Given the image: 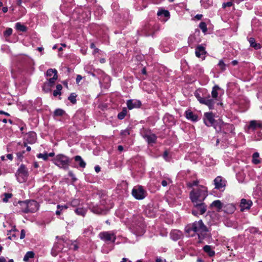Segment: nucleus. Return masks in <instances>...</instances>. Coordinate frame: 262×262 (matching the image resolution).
<instances>
[{"label": "nucleus", "instance_id": "28", "mask_svg": "<svg viewBox=\"0 0 262 262\" xmlns=\"http://www.w3.org/2000/svg\"><path fill=\"white\" fill-rule=\"evenodd\" d=\"M75 162H77L80 167L84 168L85 167L86 163L80 156H76L74 158Z\"/></svg>", "mask_w": 262, "mask_h": 262}, {"label": "nucleus", "instance_id": "60", "mask_svg": "<svg viewBox=\"0 0 262 262\" xmlns=\"http://www.w3.org/2000/svg\"><path fill=\"white\" fill-rule=\"evenodd\" d=\"M97 10H98V14L99 15H102L103 13V9L101 7H98L97 8Z\"/></svg>", "mask_w": 262, "mask_h": 262}, {"label": "nucleus", "instance_id": "51", "mask_svg": "<svg viewBox=\"0 0 262 262\" xmlns=\"http://www.w3.org/2000/svg\"><path fill=\"white\" fill-rule=\"evenodd\" d=\"M195 40V38L194 35H190L188 39V42L189 46L192 45Z\"/></svg>", "mask_w": 262, "mask_h": 262}, {"label": "nucleus", "instance_id": "30", "mask_svg": "<svg viewBox=\"0 0 262 262\" xmlns=\"http://www.w3.org/2000/svg\"><path fill=\"white\" fill-rule=\"evenodd\" d=\"M219 90H221V88L218 85H215L213 87L211 91L212 98L216 101L217 100V98L218 96V91Z\"/></svg>", "mask_w": 262, "mask_h": 262}, {"label": "nucleus", "instance_id": "61", "mask_svg": "<svg viewBox=\"0 0 262 262\" xmlns=\"http://www.w3.org/2000/svg\"><path fill=\"white\" fill-rule=\"evenodd\" d=\"M82 79V76L80 75H77L76 79V81L77 83H79L81 80Z\"/></svg>", "mask_w": 262, "mask_h": 262}, {"label": "nucleus", "instance_id": "18", "mask_svg": "<svg viewBox=\"0 0 262 262\" xmlns=\"http://www.w3.org/2000/svg\"><path fill=\"white\" fill-rule=\"evenodd\" d=\"M170 235L173 241H177L181 239L183 234L182 232L179 230H173L171 231Z\"/></svg>", "mask_w": 262, "mask_h": 262}, {"label": "nucleus", "instance_id": "6", "mask_svg": "<svg viewBox=\"0 0 262 262\" xmlns=\"http://www.w3.org/2000/svg\"><path fill=\"white\" fill-rule=\"evenodd\" d=\"M116 232L113 231H102L99 233L98 237L105 243H114L116 239Z\"/></svg>", "mask_w": 262, "mask_h": 262}, {"label": "nucleus", "instance_id": "19", "mask_svg": "<svg viewBox=\"0 0 262 262\" xmlns=\"http://www.w3.org/2000/svg\"><path fill=\"white\" fill-rule=\"evenodd\" d=\"M185 115L186 118L191 121L196 122L198 120V116L190 110L186 111Z\"/></svg>", "mask_w": 262, "mask_h": 262}, {"label": "nucleus", "instance_id": "62", "mask_svg": "<svg viewBox=\"0 0 262 262\" xmlns=\"http://www.w3.org/2000/svg\"><path fill=\"white\" fill-rule=\"evenodd\" d=\"M39 165L37 162L34 161L33 163V167L34 168H37Z\"/></svg>", "mask_w": 262, "mask_h": 262}, {"label": "nucleus", "instance_id": "5", "mask_svg": "<svg viewBox=\"0 0 262 262\" xmlns=\"http://www.w3.org/2000/svg\"><path fill=\"white\" fill-rule=\"evenodd\" d=\"M17 181L20 183H24L27 181L29 176L28 168L24 164H21L15 173Z\"/></svg>", "mask_w": 262, "mask_h": 262}, {"label": "nucleus", "instance_id": "38", "mask_svg": "<svg viewBox=\"0 0 262 262\" xmlns=\"http://www.w3.org/2000/svg\"><path fill=\"white\" fill-rule=\"evenodd\" d=\"M62 89V86L61 84H57L56 85V89L55 90H54L53 92L54 96L56 97L58 95H61V91Z\"/></svg>", "mask_w": 262, "mask_h": 262}, {"label": "nucleus", "instance_id": "9", "mask_svg": "<svg viewBox=\"0 0 262 262\" xmlns=\"http://www.w3.org/2000/svg\"><path fill=\"white\" fill-rule=\"evenodd\" d=\"M64 244H68V243H67V241H64L63 239H60L55 243L52 249V255L55 256L57 255L58 253L63 251L64 247Z\"/></svg>", "mask_w": 262, "mask_h": 262}, {"label": "nucleus", "instance_id": "47", "mask_svg": "<svg viewBox=\"0 0 262 262\" xmlns=\"http://www.w3.org/2000/svg\"><path fill=\"white\" fill-rule=\"evenodd\" d=\"M76 95L75 93H72L68 97L69 100H70L72 103L74 104L76 102Z\"/></svg>", "mask_w": 262, "mask_h": 262}, {"label": "nucleus", "instance_id": "43", "mask_svg": "<svg viewBox=\"0 0 262 262\" xmlns=\"http://www.w3.org/2000/svg\"><path fill=\"white\" fill-rule=\"evenodd\" d=\"M245 175L243 172L236 174V178L239 182H243L245 179Z\"/></svg>", "mask_w": 262, "mask_h": 262}, {"label": "nucleus", "instance_id": "59", "mask_svg": "<svg viewBox=\"0 0 262 262\" xmlns=\"http://www.w3.org/2000/svg\"><path fill=\"white\" fill-rule=\"evenodd\" d=\"M25 230L23 229L21 230L20 238L23 239L25 238Z\"/></svg>", "mask_w": 262, "mask_h": 262}, {"label": "nucleus", "instance_id": "14", "mask_svg": "<svg viewBox=\"0 0 262 262\" xmlns=\"http://www.w3.org/2000/svg\"><path fill=\"white\" fill-rule=\"evenodd\" d=\"M91 211L97 214H105L107 212V209L104 206H99L98 205L91 207Z\"/></svg>", "mask_w": 262, "mask_h": 262}, {"label": "nucleus", "instance_id": "52", "mask_svg": "<svg viewBox=\"0 0 262 262\" xmlns=\"http://www.w3.org/2000/svg\"><path fill=\"white\" fill-rule=\"evenodd\" d=\"M194 95H195V97L197 98L198 100L200 102V103L202 104L205 97H201L200 94L198 93H195Z\"/></svg>", "mask_w": 262, "mask_h": 262}, {"label": "nucleus", "instance_id": "36", "mask_svg": "<svg viewBox=\"0 0 262 262\" xmlns=\"http://www.w3.org/2000/svg\"><path fill=\"white\" fill-rule=\"evenodd\" d=\"M15 28L21 32H26L27 31V27L20 23H17L15 24Z\"/></svg>", "mask_w": 262, "mask_h": 262}, {"label": "nucleus", "instance_id": "37", "mask_svg": "<svg viewBox=\"0 0 262 262\" xmlns=\"http://www.w3.org/2000/svg\"><path fill=\"white\" fill-rule=\"evenodd\" d=\"M82 204L81 203L79 199H73L71 202V205L75 208L79 206H81Z\"/></svg>", "mask_w": 262, "mask_h": 262}, {"label": "nucleus", "instance_id": "42", "mask_svg": "<svg viewBox=\"0 0 262 262\" xmlns=\"http://www.w3.org/2000/svg\"><path fill=\"white\" fill-rule=\"evenodd\" d=\"M172 183L171 180L169 178H165L161 181V185L163 187L167 186L168 184H170Z\"/></svg>", "mask_w": 262, "mask_h": 262}, {"label": "nucleus", "instance_id": "21", "mask_svg": "<svg viewBox=\"0 0 262 262\" xmlns=\"http://www.w3.org/2000/svg\"><path fill=\"white\" fill-rule=\"evenodd\" d=\"M126 104L129 110L140 107L141 105V102L137 100H129L127 101Z\"/></svg>", "mask_w": 262, "mask_h": 262}, {"label": "nucleus", "instance_id": "41", "mask_svg": "<svg viewBox=\"0 0 262 262\" xmlns=\"http://www.w3.org/2000/svg\"><path fill=\"white\" fill-rule=\"evenodd\" d=\"M64 114V111L60 108H58L55 110L54 112V117L62 116Z\"/></svg>", "mask_w": 262, "mask_h": 262}, {"label": "nucleus", "instance_id": "27", "mask_svg": "<svg viewBox=\"0 0 262 262\" xmlns=\"http://www.w3.org/2000/svg\"><path fill=\"white\" fill-rule=\"evenodd\" d=\"M18 204L19 206L20 211L23 213H28L27 200L24 201H19Z\"/></svg>", "mask_w": 262, "mask_h": 262}, {"label": "nucleus", "instance_id": "44", "mask_svg": "<svg viewBox=\"0 0 262 262\" xmlns=\"http://www.w3.org/2000/svg\"><path fill=\"white\" fill-rule=\"evenodd\" d=\"M199 27L202 30L203 33H205L207 32V25L205 22H201L199 24Z\"/></svg>", "mask_w": 262, "mask_h": 262}, {"label": "nucleus", "instance_id": "50", "mask_svg": "<svg viewBox=\"0 0 262 262\" xmlns=\"http://www.w3.org/2000/svg\"><path fill=\"white\" fill-rule=\"evenodd\" d=\"M37 158H41L43 159L44 160H47L48 159L47 153H43V154H39L37 156Z\"/></svg>", "mask_w": 262, "mask_h": 262}, {"label": "nucleus", "instance_id": "34", "mask_svg": "<svg viewBox=\"0 0 262 262\" xmlns=\"http://www.w3.org/2000/svg\"><path fill=\"white\" fill-rule=\"evenodd\" d=\"M68 208L67 205H60L57 206V210L56 211V214L57 215H60L62 213L63 210H66Z\"/></svg>", "mask_w": 262, "mask_h": 262}, {"label": "nucleus", "instance_id": "16", "mask_svg": "<svg viewBox=\"0 0 262 262\" xmlns=\"http://www.w3.org/2000/svg\"><path fill=\"white\" fill-rule=\"evenodd\" d=\"M195 55L196 57L201 58L202 60L205 59V55L206 54L205 48L202 45H199L195 48Z\"/></svg>", "mask_w": 262, "mask_h": 262}, {"label": "nucleus", "instance_id": "12", "mask_svg": "<svg viewBox=\"0 0 262 262\" xmlns=\"http://www.w3.org/2000/svg\"><path fill=\"white\" fill-rule=\"evenodd\" d=\"M215 120L212 113H206L204 114V122L207 126L214 125Z\"/></svg>", "mask_w": 262, "mask_h": 262}, {"label": "nucleus", "instance_id": "58", "mask_svg": "<svg viewBox=\"0 0 262 262\" xmlns=\"http://www.w3.org/2000/svg\"><path fill=\"white\" fill-rule=\"evenodd\" d=\"M168 153L167 151H165L163 153V157L166 161H169V159H168Z\"/></svg>", "mask_w": 262, "mask_h": 262}, {"label": "nucleus", "instance_id": "32", "mask_svg": "<svg viewBox=\"0 0 262 262\" xmlns=\"http://www.w3.org/2000/svg\"><path fill=\"white\" fill-rule=\"evenodd\" d=\"M36 138V134L34 132L29 133L27 135V140L31 143L35 142Z\"/></svg>", "mask_w": 262, "mask_h": 262}, {"label": "nucleus", "instance_id": "7", "mask_svg": "<svg viewBox=\"0 0 262 262\" xmlns=\"http://www.w3.org/2000/svg\"><path fill=\"white\" fill-rule=\"evenodd\" d=\"M132 193L137 200H142L145 198L146 195V191L141 186H135L132 190Z\"/></svg>", "mask_w": 262, "mask_h": 262}, {"label": "nucleus", "instance_id": "53", "mask_svg": "<svg viewBox=\"0 0 262 262\" xmlns=\"http://www.w3.org/2000/svg\"><path fill=\"white\" fill-rule=\"evenodd\" d=\"M233 5V3L232 2H228L227 3H224L223 4V8L229 7Z\"/></svg>", "mask_w": 262, "mask_h": 262}, {"label": "nucleus", "instance_id": "46", "mask_svg": "<svg viewBox=\"0 0 262 262\" xmlns=\"http://www.w3.org/2000/svg\"><path fill=\"white\" fill-rule=\"evenodd\" d=\"M13 30L11 28H8L6 29V30L4 32V36L5 37L7 38L10 36L12 34Z\"/></svg>", "mask_w": 262, "mask_h": 262}, {"label": "nucleus", "instance_id": "33", "mask_svg": "<svg viewBox=\"0 0 262 262\" xmlns=\"http://www.w3.org/2000/svg\"><path fill=\"white\" fill-rule=\"evenodd\" d=\"M259 154L257 152H254L252 155V163L254 164H258L260 163L261 161L259 159Z\"/></svg>", "mask_w": 262, "mask_h": 262}, {"label": "nucleus", "instance_id": "17", "mask_svg": "<svg viewBox=\"0 0 262 262\" xmlns=\"http://www.w3.org/2000/svg\"><path fill=\"white\" fill-rule=\"evenodd\" d=\"M252 204V202L251 201L242 199L240 203L241 210L242 211H244L245 210H248L250 209Z\"/></svg>", "mask_w": 262, "mask_h": 262}, {"label": "nucleus", "instance_id": "24", "mask_svg": "<svg viewBox=\"0 0 262 262\" xmlns=\"http://www.w3.org/2000/svg\"><path fill=\"white\" fill-rule=\"evenodd\" d=\"M157 15L160 18H162L163 17L166 18L164 21H166L170 17V13L168 11L166 10H159L157 12Z\"/></svg>", "mask_w": 262, "mask_h": 262}, {"label": "nucleus", "instance_id": "48", "mask_svg": "<svg viewBox=\"0 0 262 262\" xmlns=\"http://www.w3.org/2000/svg\"><path fill=\"white\" fill-rule=\"evenodd\" d=\"M218 66H220L222 71H224L226 69V65L224 62L223 60H220L218 63Z\"/></svg>", "mask_w": 262, "mask_h": 262}, {"label": "nucleus", "instance_id": "55", "mask_svg": "<svg viewBox=\"0 0 262 262\" xmlns=\"http://www.w3.org/2000/svg\"><path fill=\"white\" fill-rule=\"evenodd\" d=\"M129 131L128 129L122 130L121 132V135L123 136H126L127 135H129Z\"/></svg>", "mask_w": 262, "mask_h": 262}, {"label": "nucleus", "instance_id": "64", "mask_svg": "<svg viewBox=\"0 0 262 262\" xmlns=\"http://www.w3.org/2000/svg\"><path fill=\"white\" fill-rule=\"evenodd\" d=\"M95 170L97 173H98L100 171V167L99 166H96L95 167Z\"/></svg>", "mask_w": 262, "mask_h": 262}, {"label": "nucleus", "instance_id": "56", "mask_svg": "<svg viewBox=\"0 0 262 262\" xmlns=\"http://www.w3.org/2000/svg\"><path fill=\"white\" fill-rule=\"evenodd\" d=\"M49 85L46 83L44 84V85H43L42 86V90L46 92V93H48V92H49L50 91V89L47 88H46V87H48Z\"/></svg>", "mask_w": 262, "mask_h": 262}, {"label": "nucleus", "instance_id": "39", "mask_svg": "<svg viewBox=\"0 0 262 262\" xmlns=\"http://www.w3.org/2000/svg\"><path fill=\"white\" fill-rule=\"evenodd\" d=\"M46 74L48 77L57 76V71L55 69H50L47 71Z\"/></svg>", "mask_w": 262, "mask_h": 262}, {"label": "nucleus", "instance_id": "54", "mask_svg": "<svg viewBox=\"0 0 262 262\" xmlns=\"http://www.w3.org/2000/svg\"><path fill=\"white\" fill-rule=\"evenodd\" d=\"M78 248V246L77 245V244L75 242H73L71 244L70 249H72L74 250H77Z\"/></svg>", "mask_w": 262, "mask_h": 262}, {"label": "nucleus", "instance_id": "35", "mask_svg": "<svg viewBox=\"0 0 262 262\" xmlns=\"http://www.w3.org/2000/svg\"><path fill=\"white\" fill-rule=\"evenodd\" d=\"M34 256V253L32 251H28L25 255L23 260L27 262L28 261L30 258H32Z\"/></svg>", "mask_w": 262, "mask_h": 262}, {"label": "nucleus", "instance_id": "29", "mask_svg": "<svg viewBox=\"0 0 262 262\" xmlns=\"http://www.w3.org/2000/svg\"><path fill=\"white\" fill-rule=\"evenodd\" d=\"M203 250L210 257H212L215 255V251L212 249L210 246L205 245L203 247Z\"/></svg>", "mask_w": 262, "mask_h": 262}, {"label": "nucleus", "instance_id": "31", "mask_svg": "<svg viewBox=\"0 0 262 262\" xmlns=\"http://www.w3.org/2000/svg\"><path fill=\"white\" fill-rule=\"evenodd\" d=\"M249 42L250 46L254 48L255 50H257L260 48L261 46L259 43H256L254 38L250 37L249 39Z\"/></svg>", "mask_w": 262, "mask_h": 262}, {"label": "nucleus", "instance_id": "11", "mask_svg": "<svg viewBox=\"0 0 262 262\" xmlns=\"http://www.w3.org/2000/svg\"><path fill=\"white\" fill-rule=\"evenodd\" d=\"M27 202L28 213L35 212L38 210L39 205L36 201L27 200Z\"/></svg>", "mask_w": 262, "mask_h": 262}, {"label": "nucleus", "instance_id": "20", "mask_svg": "<svg viewBox=\"0 0 262 262\" xmlns=\"http://www.w3.org/2000/svg\"><path fill=\"white\" fill-rule=\"evenodd\" d=\"M236 210V206L234 204H227L223 206V210L228 214H232Z\"/></svg>", "mask_w": 262, "mask_h": 262}, {"label": "nucleus", "instance_id": "49", "mask_svg": "<svg viewBox=\"0 0 262 262\" xmlns=\"http://www.w3.org/2000/svg\"><path fill=\"white\" fill-rule=\"evenodd\" d=\"M4 197L3 198V201L4 202H7L9 199L12 196V194L9 193H5L4 194Z\"/></svg>", "mask_w": 262, "mask_h": 262}, {"label": "nucleus", "instance_id": "2", "mask_svg": "<svg viewBox=\"0 0 262 262\" xmlns=\"http://www.w3.org/2000/svg\"><path fill=\"white\" fill-rule=\"evenodd\" d=\"M207 195V188L203 186H200L197 189L193 190L190 193V198L193 204L203 202Z\"/></svg>", "mask_w": 262, "mask_h": 262}, {"label": "nucleus", "instance_id": "10", "mask_svg": "<svg viewBox=\"0 0 262 262\" xmlns=\"http://www.w3.org/2000/svg\"><path fill=\"white\" fill-rule=\"evenodd\" d=\"M215 188L220 190H224L226 184V181L221 176L217 177L214 180Z\"/></svg>", "mask_w": 262, "mask_h": 262}, {"label": "nucleus", "instance_id": "1", "mask_svg": "<svg viewBox=\"0 0 262 262\" xmlns=\"http://www.w3.org/2000/svg\"><path fill=\"white\" fill-rule=\"evenodd\" d=\"M185 231L189 236H193L195 234H196L199 239L202 240L203 238L204 234H205L207 231V228L203 221L200 220L186 226Z\"/></svg>", "mask_w": 262, "mask_h": 262}, {"label": "nucleus", "instance_id": "40", "mask_svg": "<svg viewBox=\"0 0 262 262\" xmlns=\"http://www.w3.org/2000/svg\"><path fill=\"white\" fill-rule=\"evenodd\" d=\"M126 114H127V110L125 108H124L122 110V111L118 114L117 117L119 120H122L124 118Z\"/></svg>", "mask_w": 262, "mask_h": 262}, {"label": "nucleus", "instance_id": "23", "mask_svg": "<svg viewBox=\"0 0 262 262\" xmlns=\"http://www.w3.org/2000/svg\"><path fill=\"white\" fill-rule=\"evenodd\" d=\"M74 212L78 215L84 216L87 212V209L86 208L84 207L83 204H82L81 206H79L75 208L74 209Z\"/></svg>", "mask_w": 262, "mask_h": 262}, {"label": "nucleus", "instance_id": "63", "mask_svg": "<svg viewBox=\"0 0 262 262\" xmlns=\"http://www.w3.org/2000/svg\"><path fill=\"white\" fill-rule=\"evenodd\" d=\"M156 261V262H166V260L161 259V258L159 257V258H157Z\"/></svg>", "mask_w": 262, "mask_h": 262}, {"label": "nucleus", "instance_id": "13", "mask_svg": "<svg viewBox=\"0 0 262 262\" xmlns=\"http://www.w3.org/2000/svg\"><path fill=\"white\" fill-rule=\"evenodd\" d=\"M194 208L199 212V214L202 215L207 211V205L203 202L193 203Z\"/></svg>", "mask_w": 262, "mask_h": 262}, {"label": "nucleus", "instance_id": "45", "mask_svg": "<svg viewBox=\"0 0 262 262\" xmlns=\"http://www.w3.org/2000/svg\"><path fill=\"white\" fill-rule=\"evenodd\" d=\"M57 78L58 76L55 75V76H53L52 78H50L49 79L48 83L47 84L51 86L55 83V81L57 80Z\"/></svg>", "mask_w": 262, "mask_h": 262}, {"label": "nucleus", "instance_id": "25", "mask_svg": "<svg viewBox=\"0 0 262 262\" xmlns=\"http://www.w3.org/2000/svg\"><path fill=\"white\" fill-rule=\"evenodd\" d=\"M224 204L221 202V201L217 200L214 201L211 204L210 207H215L217 209V211L220 212L222 208H223Z\"/></svg>", "mask_w": 262, "mask_h": 262}, {"label": "nucleus", "instance_id": "22", "mask_svg": "<svg viewBox=\"0 0 262 262\" xmlns=\"http://www.w3.org/2000/svg\"><path fill=\"white\" fill-rule=\"evenodd\" d=\"M144 138L146 139L148 144H153L156 143L157 137L154 134L149 133L146 134Z\"/></svg>", "mask_w": 262, "mask_h": 262}, {"label": "nucleus", "instance_id": "8", "mask_svg": "<svg viewBox=\"0 0 262 262\" xmlns=\"http://www.w3.org/2000/svg\"><path fill=\"white\" fill-rule=\"evenodd\" d=\"M262 128V121L261 120H251L247 126L246 132L250 133L251 132H254L257 129Z\"/></svg>", "mask_w": 262, "mask_h": 262}, {"label": "nucleus", "instance_id": "57", "mask_svg": "<svg viewBox=\"0 0 262 262\" xmlns=\"http://www.w3.org/2000/svg\"><path fill=\"white\" fill-rule=\"evenodd\" d=\"M192 213L194 216H198L199 214V212L194 208L192 210Z\"/></svg>", "mask_w": 262, "mask_h": 262}, {"label": "nucleus", "instance_id": "26", "mask_svg": "<svg viewBox=\"0 0 262 262\" xmlns=\"http://www.w3.org/2000/svg\"><path fill=\"white\" fill-rule=\"evenodd\" d=\"M142 33L145 36H148L152 35V30L151 25H146L142 30Z\"/></svg>", "mask_w": 262, "mask_h": 262}, {"label": "nucleus", "instance_id": "15", "mask_svg": "<svg viewBox=\"0 0 262 262\" xmlns=\"http://www.w3.org/2000/svg\"><path fill=\"white\" fill-rule=\"evenodd\" d=\"M216 100L211 98L210 96L205 97L202 104L207 105L210 110H212L214 107V104Z\"/></svg>", "mask_w": 262, "mask_h": 262}, {"label": "nucleus", "instance_id": "3", "mask_svg": "<svg viewBox=\"0 0 262 262\" xmlns=\"http://www.w3.org/2000/svg\"><path fill=\"white\" fill-rule=\"evenodd\" d=\"M131 227L135 233L137 235H141L145 232V224L143 219L139 215L134 217Z\"/></svg>", "mask_w": 262, "mask_h": 262}, {"label": "nucleus", "instance_id": "4", "mask_svg": "<svg viewBox=\"0 0 262 262\" xmlns=\"http://www.w3.org/2000/svg\"><path fill=\"white\" fill-rule=\"evenodd\" d=\"M53 163L60 168L67 170L70 163V158L62 154L57 155L53 160Z\"/></svg>", "mask_w": 262, "mask_h": 262}]
</instances>
